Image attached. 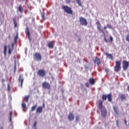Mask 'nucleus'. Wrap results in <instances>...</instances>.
I'll return each mask as SVG.
<instances>
[{"label":"nucleus","mask_w":129,"mask_h":129,"mask_svg":"<svg viewBox=\"0 0 129 129\" xmlns=\"http://www.w3.org/2000/svg\"><path fill=\"white\" fill-rule=\"evenodd\" d=\"M36 108H37V105H35L31 107V111H34V110H36Z\"/></svg>","instance_id":"obj_24"},{"label":"nucleus","mask_w":129,"mask_h":129,"mask_svg":"<svg viewBox=\"0 0 129 129\" xmlns=\"http://www.w3.org/2000/svg\"><path fill=\"white\" fill-rule=\"evenodd\" d=\"M37 126V121H35L33 124V127H36Z\"/></svg>","instance_id":"obj_36"},{"label":"nucleus","mask_w":129,"mask_h":129,"mask_svg":"<svg viewBox=\"0 0 129 129\" xmlns=\"http://www.w3.org/2000/svg\"><path fill=\"white\" fill-rule=\"evenodd\" d=\"M106 29H107V26H104V30H106Z\"/></svg>","instance_id":"obj_41"},{"label":"nucleus","mask_w":129,"mask_h":129,"mask_svg":"<svg viewBox=\"0 0 129 129\" xmlns=\"http://www.w3.org/2000/svg\"><path fill=\"white\" fill-rule=\"evenodd\" d=\"M14 50V43H12V47L9 48V55H12V52H13V50Z\"/></svg>","instance_id":"obj_19"},{"label":"nucleus","mask_w":129,"mask_h":129,"mask_svg":"<svg viewBox=\"0 0 129 129\" xmlns=\"http://www.w3.org/2000/svg\"><path fill=\"white\" fill-rule=\"evenodd\" d=\"M13 115V111H11L10 113V121H12V116Z\"/></svg>","instance_id":"obj_31"},{"label":"nucleus","mask_w":129,"mask_h":129,"mask_svg":"<svg viewBox=\"0 0 129 129\" xmlns=\"http://www.w3.org/2000/svg\"><path fill=\"white\" fill-rule=\"evenodd\" d=\"M104 41L106 42V43H107L108 42L107 39H106V37H105V36H104Z\"/></svg>","instance_id":"obj_39"},{"label":"nucleus","mask_w":129,"mask_h":129,"mask_svg":"<svg viewBox=\"0 0 129 129\" xmlns=\"http://www.w3.org/2000/svg\"><path fill=\"white\" fill-rule=\"evenodd\" d=\"M25 33L28 36L29 40L31 41V33H30V29H29L28 27H26L25 30Z\"/></svg>","instance_id":"obj_11"},{"label":"nucleus","mask_w":129,"mask_h":129,"mask_svg":"<svg viewBox=\"0 0 129 129\" xmlns=\"http://www.w3.org/2000/svg\"><path fill=\"white\" fill-rule=\"evenodd\" d=\"M67 3H70V2H71L70 0H68L67 1Z\"/></svg>","instance_id":"obj_44"},{"label":"nucleus","mask_w":129,"mask_h":129,"mask_svg":"<svg viewBox=\"0 0 129 129\" xmlns=\"http://www.w3.org/2000/svg\"><path fill=\"white\" fill-rule=\"evenodd\" d=\"M13 23L15 27H17V21L16 20V18H13Z\"/></svg>","instance_id":"obj_26"},{"label":"nucleus","mask_w":129,"mask_h":129,"mask_svg":"<svg viewBox=\"0 0 129 129\" xmlns=\"http://www.w3.org/2000/svg\"><path fill=\"white\" fill-rule=\"evenodd\" d=\"M29 97H30V96H26L24 97V99L26 102H28L29 101Z\"/></svg>","instance_id":"obj_29"},{"label":"nucleus","mask_w":129,"mask_h":129,"mask_svg":"<svg viewBox=\"0 0 129 129\" xmlns=\"http://www.w3.org/2000/svg\"><path fill=\"white\" fill-rule=\"evenodd\" d=\"M22 107L23 109H26V104L25 103V102H23L22 103Z\"/></svg>","instance_id":"obj_28"},{"label":"nucleus","mask_w":129,"mask_h":129,"mask_svg":"<svg viewBox=\"0 0 129 129\" xmlns=\"http://www.w3.org/2000/svg\"><path fill=\"white\" fill-rule=\"evenodd\" d=\"M85 85H86V86L87 87H89V83H86L85 84Z\"/></svg>","instance_id":"obj_38"},{"label":"nucleus","mask_w":129,"mask_h":129,"mask_svg":"<svg viewBox=\"0 0 129 129\" xmlns=\"http://www.w3.org/2000/svg\"><path fill=\"white\" fill-rule=\"evenodd\" d=\"M43 107H45V104H43Z\"/></svg>","instance_id":"obj_45"},{"label":"nucleus","mask_w":129,"mask_h":129,"mask_svg":"<svg viewBox=\"0 0 129 129\" xmlns=\"http://www.w3.org/2000/svg\"><path fill=\"white\" fill-rule=\"evenodd\" d=\"M96 25H97V29L99 30L100 33H102L103 34L104 36L105 35V33L104 32V30L103 29H101V25H100V23L99 21H97L96 22Z\"/></svg>","instance_id":"obj_8"},{"label":"nucleus","mask_w":129,"mask_h":129,"mask_svg":"<svg viewBox=\"0 0 129 129\" xmlns=\"http://www.w3.org/2000/svg\"><path fill=\"white\" fill-rule=\"evenodd\" d=\"M37 75L39 76V77H45L46 76V71L43 69H40L37 72Z\"/></svg>","instance_id":"obj_4"},{"label":"nucleus","mask_w":129,"mask_h":129,"mask_svg":"<svg viewBox=\"0 0 129 129\" xmlns=\"http://www.w3.org/2000/svg\"><path fill=\"white\" fill-rule=\"evenodd\" d=\"M14 69H15V70H16V69H17V66H16V64H15V66L14 67Z\"/></svg>","instance_id":"obj_42"},{"label":"nucleus","mask_w":129,"mask_h":129,"mask_svg":"<svg viewBox=\"0 0 129 129\" xmlns=\"http://www.w3.org/2000/svg\"><path fill=\"white\" fill-rule=\"evenodd\" d=\"M79 41H80V39H79Z\"/></svg>","instance_id":"obj_47"},{"label":"nucleus","mask_w":129,"mask_h":129,"mask_svg":"<svg viewBox=\"0 0 129 129\" xmlns=\"http://www.w3.org/2000/svg\"><path fill=\"white\" fill-rule=\"evenodd\" d=\"M76 1L80 7H82V4H81V1L80 0H76Z\"/></svg>","instance_id":"obj_25"},{"label":"nucleus","mask_w":129,"mask_h":129,"mask_svg":"<svg viewBox=\"0 0 129 129\" xmlns=\"http://www.w3.org/2000/svg\"><path fill=\"white\" fill-rule=\"evenodd\" d=\"M113 41V38H112V36L110 37V42H112Z\"/></svg>","instance_id":"obj_37"},{"label":"nucleus","mask_w":129,"mask_h":129,"mask_svg":"<svg viewBox=\"0 0 129 129\" xmlns=\"http://www.w3.org/2000/svg\"><path fill=\"white\" fill-rule=\"evenodd\" d=\"M121 61H115V65L114 67V71L115 72H119L121 69Z\"/></svg>","instance_id":"obj_1"},{"label":"nucleus","mask_w":129,"mask_h":129,"mask_svg":"<svg viewBox=\"0 0 129 129\" xmlns=\"http://www.w3.org/2000/svg\"><path fill=\"white\" fill-rule=\"evenodd\" d=\"M79 22L80 25L82 26H87L88 24V23L87 22V20L86 19L83 18V17H80L79 19Z\"/></svg>","instance_id":"obj_5"},{"label":"nucleus","mask_w":129,"mask_h":129,"mask_svg":"<svg viewBox=\"0 0 129 129\" xmlns=\"http://www.w3.org/2000/svg\"><path fill=\"white\" fill-rule=\"evenodd\" d=\"M89 83L91 84V85H94V84H95V80L93 78H90L89 79Z\"/></svg>","instance_id":"obj_18"},{"label":"nucleus","mask_w":129,"mask_h":129,"mask_svg":"<svg viewBox=\"0 0 129 129\" xmlns=\"http://www.w3.org/2000/svg\"><path fill=\"white\" fill-rule=\"evenodd\" d=\"M18 35H16V36L15 37V38H14V42L16 43V42H17V40H18Z\"/></svg>","instance_id":"obj_32"},{"label":"nucleus","mask_w":129,"mask_h":129,"mask_svg":"<svg viewBox=\"0 0 129 129\" xmlns=\"http://www.w3.org/2000/svg\"><path fill=\"white\" fill-rule=\"evenodd\" d=\"M126 40L129 43V34L126 36Z\"/></svg>","instance_id":"obj_33"},{"label":"nucleus","mask_w":129,"mask_h":129,"mask_svg":"<svg viewBox=\"0 0 129 129\" xmlns=\"http://www.w3.org/2000/svg\"><path fill=\"white\" fill-rule=\"evenodd\" d=\"M78 121H79V116H76L75 122L76 123H78Z\"/></svg>","instance_id":"obj_30"},{"label":"nucleus","mask_w":129,"mask_h":129,"mask_svg":"<svg viewBox=\"0 0 129 129\" xmlns=\"http://www.w3.org/2000/svg\"><path fill=\"white\" fill-rule=\"evenodd\" d=\"M119 97L120 99H121V100L122 101V100H125V99H126L125 95L123 94H120L119 95Z\"/></svg>","instance_id":"obj_16"},{"label":"nucleus","mask_w":129,"mask_h":129,"mask_svg":"<svg viewBox=\"0 0 129 129\" xmlns=\"http://www.w3.org/2000/svg\"><path fill=\"white\" fill-rule=\"evenodd\" d=\"M42 86L43 88H44L45 89L49 90L51 88V85H50L47 82H43Z\"/></svg>","instance_id":"obj_9"},{"label":"nucleus","mask_w":129,"mask_h":129,"mask_svg":"<svg viewBox=\"0 0 129 129\" xmlns=\"http://www.w3.org/2000/svg\"><path fill=\"white\" fill-rule=\"evenodd\" d=\"M34 59L37 60V61H41L42 60V55L39 52H36L33 55Z\"/></svg>","instance_id":"obj_7"},{"label":"nucleus","mask_w":129,"mask_h":129,"mask_svg":"<svg viewBox=\"0 0 129 129\" xmlns=\"http://www.w3.org/2000/svg\"><path fill=\"white\" fill-rule=\"evenodd\" d=\"M62 9L63 10L65 13H67V14H69V15H73V11H72V9L69 7V6L63 5L62 6Z\"/></svg>","instance_id":"obj_2"},{"label":"nucleus","mask_w":129,"mask_h":129,"mask_svg":"<svg viewBox=\"0 0 129 129\" xmlns=\"http://www.w3.org/2000/svg\"><path fill=\"white\" fill-rule=\"evenodd\" d=\"M18 81L19 83H21V87H23V83H24V79H22V76H20Z\"/></svg>","instance_id":"obj_15"},{"label":"nucleus","mask_w":129,"mask_h":129,"mask_svg":"<svg viewBox=\"0 0 129 129\" xmlns=\"http://www.w3.org/2000/svg\"><path fill=\"white\" fill-rule=\"evenodd\" d=\"M129 67V62L128 61L124 60L122 61V68L123 70L124 71H125V70H127V68Z\"/></svg>","instance_id":"obj_6"},{"label":"nucleus","mask_w":129,"mask_h":129,"mask_svg":"<svg viewBox=\"0 0 129 129\" xmlns=\"http://www.w3.org/2000/svg\"><path fill=\"white\" fill-rule=\"evenodd\" d=\"M102 99L103 100H106V99H108V101H110V102H111V101H112L111 94H109L107 95H103L102 96Z\"/></svg>","instance_id":"obj_3"},{"label":"nucleus","mask_w":129,"mask_h":129,"mask_svg":"<svg viewBox=\"0 0 129 129\" xmlns=\"http://www.w3.org/2000/svg\"><path fill=\"white\" fill-rule=\"evenodd\" d=\"M18 11H19V12L21 13L24 12V9H23V7H22V5L19 6Z\"/></svg>","instance_id":"obj_22"},{"label":"nucleus","mask_w":129,"mask_h":129,"mask_svg":"<svg viewBox=\"0 0 129 129\" xmlns=\"http://www.w3.org/2000/svg\"><path fill=\"white\" fill-rule=\"evenodd\" d=\"M23 1H25V0H23Z\"/></svg>","instance_id":"obj_48"},{"label":"nucleus","mask_w":129,"mask_h":129,"mask_svg":"<svg viewBox=\"0 0 129 129\" xmlns=\"http://www.w3.org/2000/svg\"><path fill=\"white\" fill-rule=\"evenodd\" d=\"M68 119L70 121H72V120H74V115L72 113H70L68 115Z\"/></svg>","instance_id":"obj_12"},{"label":"nucleus","mask_w":129,"mask_h":129,"mask_svg":"<svg viewBox=\"0 0 129 129\" xmlns=\"http://www.w3.org/2000/svg\"><path fill=\"white\" fill-rule=\"evenodd\" d=\"M113 108L114 112L116 113V114H117V113H118V112L117 111V107H116V106H114Z\"/></svg>","instance_id":"obj_23"},{"label":"nucleus","mask_w":129,"mask_h":129,"mask_svg":"<svg viewBox=\"0 0 129 129\" xmlns=\"http://www.w3.org/2000/svg\"><path fill=\"white\" fill-rule=\"evenodd\" d=\"M41 17L42 19H45V13H44V12L42 13Z\"/></svg>","instance_id":"obj_35"},{"label":"nucleus","mask_w":129,"mask_h":129,"mask_svg":"<svg viewBox=\"0 0 129 129\" xmlns=\"http://www.w3.org/2000/svg\"><path fill=\"white\" fill-rule=\"evenodd\" d=\"M9 38H10V36H9Z\"/></svg>","instance_id":"obj_46"},{"label":"nucleus","mask_w":129,"mask_h":129,"mask_svg":"<svg viewBox=\"0 0 129 129\" xmlns=\"http://www.w3.org/2000/svg\"><path fill=\"white\" fill-rule=\"evenodd\" d=\"M7 45H5V46H4V55H5V56H6L7 55Z\"/></svg>","instance_id":"obj_27"},{"label":"nucleus","mask_w":129,"mask_h":129,"mask_svg":"<svg viewBox=\"0 0 129 129\" xmlns=\"http://www.w3.org/2000/svg\"><path fill=\"white\" fill-rule=\"evenodd\" d=\"M105 54H106V56L108 57V58H109V59H111V60H113V56L112 55V54L107 53H106Z\"/></svg>","instance_id":"obj_20"},{"label":"nucleus","mask_w":129,"mask_h":129,"mask_svg":"<svg viewBox=\"0 0 129 129\" xmlns=\"http://www.w3.org/2000/svg\"><path fill=\"white\" fill-rule=\"evenodd\" d=\"M101 112L102 116H106V114H107V111L106 110V108L105 107L101 108Z\"/></svg>","instance_id":"obj_10"},{"label":"nucleus","mask_w":129,"mask_h":129,"mask_svg":"<svg viewBox=\"0 0 129 129\" xmlns=\"http://www.w3.org/2000/svg\"><path fill=\"white\" fill-rule=\"evenodd\" d=\"M43 111V108L41 106H39L36 109V112L38 113H41Z\"/></svg>","instance_id":"obj_17"},{"label":"nucleus","mask_w":129,"mask_h":129,"mask_svg":"<svg viewBox=\"0 0 129 129\" xmlns=\"http://www.w3.org/2000/svg\"><path fill=\"white\" fill-rule=\"evenodd\" d=\"M94 62L95 64H97L98 66H99L100 65L101 62H100V59L98 58V57H96L94 60Z\"/></svg>","instance_id":"obj_13"},{"label":"nucleus","mask_w":129,"mask_h":129,"mask_svg":"<svg viewBox=\"0 0 129 129\" xmlns=\"http://www.w3.org/2000/svg\"><path fill=\"white\" fill-rule=\"evenodd\" d=\"M0 129H4V127L3 126H0Z\"/></svg>","instance_id":"obj_43"},{"label":"nucleus","mask_w":129,"mask_h":129,"mask_svg":"<svg viewBox=\"0 0 129 129\" xmlns=\"http://www.w3.org/2000/svg\"><path fill=\"white\" fill-rule=\"evenodd\" d=\"M103 101L101 100H99V105L98 106V108L100 109L101 108L104 107V106H103Z\"/></svg>","instance_id":"obj_14"},{"label":"nucleus","mask_w":129,"mask_h":129,"mask_svg":"<svg viewBox=\"0 0 129 129\" xmlns=\"http://www.w3.org/2000/svg\"><path fill=\"white\" fill-rule=\"evenodd\" d=\"M48 47L50 49H53V48L54 47V44H53V43L52 42H49L48 44Z\"/></svg>","instance_id":"obj_21"},{"label":"nucleus","mask_w":129,"mask_h":129,"mask_svg":"<svg viewBox=\"0 0 129 129\" xmlns=\"http://www.w3.org/2000/svg\"><path fill=\"white\" fill-rule=\"evenodd\" d=\"M124 123L126 125V124H127V122L126 121V119H124Z\"/></svg>","instance_id":"obj_40"},{"label":"nucleus","mask_w":129,"mask_h":129,"mask_svg":"<svg viewBox=\"0 0 129 129\" xmlns=\"http://www.w3.org/2000/svg\"><path fill=\"white\" fill-rule=\"evenodd\" d=\"M107 28H109V29H112V27H111V25L110 24H107Z\"/></svg>","instance_id":"obj_34"}]
</instances>
